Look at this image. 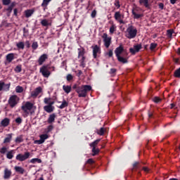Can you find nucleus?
Returning <instances> with one entry per match:
<instances>
[{
  "mask_svg": "<svg viewBox=\"0 0 180 180\" xmlns=\"http://www.w3.org/2000/svg\"><path fill=\"white\" fill-rule=\"evenodd\" d=\"M101 141V139H96V141H94V142L91 143L89 144L90 147H91L92 148H96V146H98V144H99V142Z\"/></svg>",
  "mask_w": 180,
  "mask_h": 180,
  "instance_id": "obj_31",
  "label": "nucleus"
},
{
  "mask_svg": "<svg viewBox=\"0 0 180 180\" xmlns=\"http://www.w3.org/2000/svg\"><path fill=\"white\" fill-rule=\"evenodd\" d=\"M14 169L17 174H20L21 175H23L25 174V169L20 166H15Z\"/></svg>",
  "mask_w": 180,
  "mask_h": 180,
  "instance_id": "obj_20",
  "label": "nucleus"
},
{
  "mask_svg": "<svg viewBox=\"0 0 180 180\" xmlns=\"http://www.w3.org/2000/svg\"><path fill=\"white\" fill-rule=\"evenodd\" d=\"M19 102V97L16 95L11 96L8 99V105L11 108H15Z\"/></svg>",
  "mask_w": 180,
  "mask_h": 180,
  "instance_id": "obj_7",
  "label": "nucleus"
},
{
  "mask_svg": "<svg viewBox=\"0 0 180 180\" xmlns=\"http://www.w3.org/2000/svg\"><path fill=\"white\" fill-rule=\"evenodd\" d=\"M15 123H17V124H22V122H23V120H22V117H18L15 119Z\"/></svg>",
  "mask_w": 180,
  "mask_h": 180,
  "instance_id": "obj_49",
  "label": "nucleus"
},
{
  "mask_svg": "<svg viewBox=\"0 0 180 180\" xmlns=\"http://www.w3.org/2000/svg\"><path fill=\"white\" fill-rule=\"evenodd\" d=\"M115 57L121 64H127L129 63V53L124 50L123 45H120L115 50Z\"/></svg>",
  "mask_w": 180,
  "mask_h": 180,
  "instance_id": "obj_1",
  "label": "nucleus"
},
{
  "mask_svg": "<svg viewBox=\"0 0 180 180\" xmlns=\"http://www.w3.org/2000/svg\"><path fill=\"white\" fill-rule=\"evenodd\" d=\"M50 65H44L39 69V72L44 78H49L50 75H51V72H50Z\"/></svg>",
  "mask_w": 180,
  "mask_h": 180,
  "instance_id": "obj_3",
  "label": "nucleus"
},
{
  "mask_svg": "<svg viewBox=\"0 0 180 180\" xmlns=\"http://www.w3.org/2000/svg\"><path fill=\"white\" fill-rule=\"evenodd\" d=\"M6 61H8V63H12V61L15 60V53H11L7 54L6 56Z\"/></svg>",
  "mask_w": 180,
  "mask_h": 180,
  "instance_id": "obj_22",
  "label": "nucleus"
},
{
  "mask_svg": "<svg viewBox=\"0 0 180 180\" xmlns=\"http://www.w3.org/2000/svg\"><path fill=\"white\" fill-rule=\"evenodd\" d=\"M43 91V89L41 86L37 87L34 91H32L31 96L32 98H37L40 94Z\"/></svg>",
  "mask_w": 180,
  "mask_h": 180,
  "instance_id": "obj_13",
  "label": "nucleus"
},
{
  "mask_svg": "<svg viewBox=\"0 0 180 180\" xmlns=\"http://www.w3.org/2000/svg\"><path fill=\"white\" fill-rule=\"evenodd\" d=\"M142 169H143V171H144V172H146L147 174H148V172H150V169H148V167H143Z\"/></svg>",
  "mask_w": 180,
  "mask_h": 180,
  "instance_id": "obj_60",
  "label": "nucleus"
},
{
  "mask_svg": "<svg viewBox=\"0 0 180 180\" xmlns=\"http://www.w3.org/2000/svg\"><path fill=\"white\" fill-rule=\"evenodd\" d=\"M11 89V83L5 84L3 81H0V92L4 91V92H8Z\"/></svg>",
  "mask_w": 180,
  "mask_h": 180,
  "instance_id": "obj_9",
  "label": "nucleus"
},
{
  "mask_svg": "<svg viewBox=\"0 0 180 180\" xmlns=\"http://www.w3.org/2000/svg\"><path fill=\"white\" fill-rule=\"evenodd\" d=\"M4 11L6 12H8V13H12V11H13V8L8 6V8H4Z\"/></svg>",
  "mask_w": 180,
  "mask_h": 180,
  "instance_id": "obj_54",
  "label": "nucleus"
},
{
  "mask_svg": "<svg viewBox=\"0 0 180 180\" xmlns=\"http://www.w3.org/2000/svg\"><path fill=\"white\" fill-rule=\"evenodd\" d=\"M85 60H86V57L83 56L79 60V67H82V68H85L86 67V63H85Z\"/></svg>",
  "mask_w": 180,
  "mask_h": 180,
  "instance_id": "obj_24",
  "label": "nucleus"
},
{
  "mask_svg": "<svg viewBox=\"0 0 180 180\" xmlns=\"http://www.w3.org/2000/svg\"><path fill=\"white\" fill-rule=\"evenodd\" d=\"M95 161L94 159L90 158L86 161V164H90V165H92V164H94Z\"/></svg>",
  "mask_w": 180,
  "mask_h": 180,
  "instance_id": "obj_57",
  "label": "nucleus"
},
{
  "mask_svg": "<svg viewBox=\"0 0 180 180\" xmlns=\"http://www.w3.org/2000/svg\"><path fill=\"white\" fill-rule=\"evenodd\" d=\"M50 2H51V0H43V2L41 4V6L42 8H44V11H46V9L47 8V6H48L49 4H50Z\"/></svg>",
  "mask_w": 180,
  "mask_h": 180,
  "instance_id": "obj_27",
  "label": "nucleus"
},
{
  "mask_svg": "<svg viewBox=\"0 0 180 180\" xmlns=\"http://www.w3.org/2000/svg\"><path fill=\"white\" fill-rule=\"evenodd\" d=\"M54 120H56V114L55 113L51 114L47 120L48 123L49 124H51V123H54Z\"/></svg>",
  "mask_w": 180,
  "mask_h": 180,
  "instance_id": "obj_25",
  "label": "nucleus"
},
{
  "mask_svg": "<svg viewBox=\"0 0 180 180\" xmlns=\"http://www.w3.org/2000/svg\"><path fill=\"white\" fill-rule=\"evenodd\" d=\"M33 109V103L30 101H27L25 105L21 106V110L25 113V115H29V112Z\"/></svg>",
  "mask_w": 180,
  "mask_h": 180,
  "instance_id": "obj_6",
  "label": "nucleus"
},
{
  "mask_svg": "<svg viewBox=\"0 0 180 180\" xmlns=\"http://www.w3.org/2000/svg\"><path fill=\"white\" fill-rule=\"evenodd\" d=\"M30 162H31V164H41V160L39 158H32L30 160Z\"/></svg>",
  "mask_w": 180,
  "mask_h": 180,
  "instance_id": "obj_33",
  "label": "nucleus"
},
{
  "mask_svg": "<svg viewBox=\"0 0 180 180\" xmlns=\"http://www.w3.org/2000/svg\"><path fill=\"white\" fill-rule=\"evenodd\" d=\"M24 13H25V18H29L32 17L33 13H34V9H27V10H25L24 11Z\"/></svg>",
  "mask_w": 180,
  "mask_h": 180,
  "instance_id": "obj_19",
  "label": "nucleus"
},
{
  "mask_svg": "<svg viewBox=\"0 0 180 180\" xmlns=\"http://www.w3.org/2000/svg\"><path fill=\"white\" fill-rule=\"evenodd\" d=\"M158 6L159 9H161V11H162V9H164V3H159Z\"/></svg>",
  "mask_w": 180,
  "mask_h": 180,
  "instance_id": "obj_61",
  "label": "nucleus"
},
{
  "mask_svg": "<svg viewBox=\"0 0 180 180\" xmlns=\"http://www.w3.org/2000/svg\"><path fill=\"white\" fill-rule=\"evenodd\" d=\"M127 39H134L136 36H137V29L134 28L133 25L129 26L127 29Z\"/></svg>",
  "mask_w": 180,
  "mask_h": 180,
  "instance_id": "obj_4",
  "label": "nucleus"
},
{
  "mask_svg": "<svg viewBox=\"0 0 180 180\" xmlns=\"http://www.w3.org/2000/svg\"><path fill=\"white\" fill-rule=\"evenodd\" d=\"M139 5L146 7L147 9H150V3L148 0H139Z\"/></svg>",
  "mask_w": 180,
  "mask_h": 180,
  "instance_id": "obj_21",
  "label": "nucleus"
},
{
  "mask_svg": "<svg viewBox=\"0 0 180 180\" xmlns=\"http://www.w3.org/2000/svg\"><path fill=\"white\" fill-rule=\"evenodd\" d=\"M117 72V70H116V68H111L110 70L109 74L112 76V77H115L116 75V72Z\"/></svg>",
  "mask_w": 180,
  "mask_h": 180,
  "instance_id": "obj_40",
  "label": "nucleus"
},
{
  "mask_svg": "<svg viewBox=\"0 0 180 180\" xmlns=\"http://www.w3.org/2000/svg\"><path fill=\"white\" fill-rule=\"evenodd\" d=\"M43 143H44V142H43L41 139L39 140H35L34 141V144H43Z\"/></svg>",
  "mask_w": 180,
  "mask_h": 180,
  "instance_id": "obj_58",
  "label": "nucleus"
},
{
  "mask_svg": "<svg viewBox=\"0 0 180 180\" xmlns=\"http://www.w3.org/2000/svg\"><path fill=\"white\" fill-rule=\"evenodd\" d=\"M49 139V135L47 134H41L40 136V139L44 143V141Z\"/></svg>",
  "mask_w": 180,
  "mask_h": 180,
  "instance_id": "obj_43",
  "label": "nucleus"
},
{
  "mask_svg": "<svg viewBox=\"0 0 180 180\" xmlns=\"http://www.w3.org/2000/svg\"><path fill=\"white\" fill-rule=\"evenodd\" d=\"M73 79H74V77L71 74H68L66 77V79L67 81H68V82H70V81H72Z\"/></svg>",
  "mask_w": 180,
  "mask_h": 180,
  "instance_id": "obj_50",
  "label": "nucleus"
},
{
  "mask_svg": "<svg viewBox=\"0 0 180 180\" xmlns=\"http://www.w3.org/2000/svg\"><path fill=\"white\" fill-rule=\"evenodd\" d=\"M15 92H17V94H22V92H23V87L17 86L15 88Z\"/></svg>",
  "mask_w": 180,
  "mask_h": 180,
  "instance_id": "obj_44",
  "label": "nucleus"
},
{
  "mask_svg": "<svg viewBox=\"0 0 180 180\" xmlns=\"http://www.w3.org/2000/svg\"><path fill=\"white\" fill-rule=\"evenodd\" d=\"M114 5L119 9V8H120V2L119 0H115Z\"/></svg>",
  "mask_w": 180,
  "mask_h": 180,
  "instance_id": "obj_56",
  "label": "nucleus"
},
{
  "mask_svg": "<svg viewBox=\"0 0 180 180\" xmlns=\"http://www.w3.org/2000/svg\"><path fill=\"white\" fill-rule=\"evenodd\" d=\"M29 158H30V152H25L24 154L19 153L15 157V160L20 161V162H23V161H26Z\"/></svg>",
  "mask_w": 180,
  "mask_h": 180,
  "instance_id": "obj_5",
  "label": "nucleus"
},
{
  "mask_svg": "<svg viewBox=\"0 0 180 180\" xmlns=\"http://www.w3.org/2000/svg\"><path fill=\"white\" fill-rule=\"evenodd\" d=\"M25 46L27 49H30V41H25Z\"/></svg>",
  "mask_w": 180,
  "mask_h": 180,
  "instance_id": "obj_62",
  "label": "nucleus"
},
{
  "mask_svg": "<svg viewBox=\"0 0 180 180\" xmlns=\"http://www.w3.org/2000/svg\"><path fill=\"white\" fill-rule=\"evenodd\" d=\"M54 129V127L53 125H49L46 129V133H50L53 129Z\"/></svg>",
  "mask_w": 180,
  "mask_h": 180,
  "instance_id": "obj_53",
  "label": "nucleus"
},
{
  "mask_svg": "<svg viewBox=\"0 0 180 180\" xmlns=\"http://www.w3.org/2000/svg\"><path fill=\"white\" fill-rule=\"evenodd\" d=\"M12 140V134H9L7 135V137L4 139V143H11V141Z\"/></svg>",
  "mask_w": 180,
  "mask_h": 180,
  "instance_id": "obj_34",
  "label": "nucleus"
},
{
  "mask_svg": "<svg viewBox=\"0 0 180 180\" xmlns=\"http://www.w3.org/2000/svg\"><path fill=\"white\" fill-rule=\"evenodd\" d=\"M102 38L103 39L105 47L106 49H109V47H110V44H112V37H108V34L104 33Z\"/></svg>",
  "mask_w": 180,
  "mask_h": 180,
  "instance_id": "obj_8",
  "label": "nucleus"
},
{
  "mask_svg": "<svg viewBox=\"0 0 180 180\" xmlns=\"http://www.w3.org/2000/svg\"><path fill=\"white\" fill-rule=\"evenodd\" d=\"M140 8L135 7L132 9V15H134V19H140V18H143V14H139L137 12H139V10Z\"/></svg>",
  "mask_w": 180,
  "mask_h": 180,
  "instance_id": "obj_14",
  "label": "nucleus"
},
{
  "mask_svg": "<svg viewBox=\"0 0 180 180\" xmlns=\"http://www.w3.org/2000/svg\"><path fill=\"white\" fill-rule=\"evenodd\" d=\"M23 141V139H22V137L20 136H18L15 139V143H22Z\"/></svg>",
  "mask_w": 180,
  "mask_h": 180,
  "instance_id": "obj_55",
  "label": "nucleus"
},
{
  "mask_svg": "<svg viewBox=\"0 0 180 180\" xmlns=\"http://www.w3.org/2000/svg\"><path fill=\"white\" fill-rule=\"evenodd\" d=\"M51 101V98H45L44 99V102L46 105H49V106H53L54 101Z\"/></svg>",
  "mask_w": 180,
  "mask_h": 180,
  "instance_id": "obj_29",
  "label": "nucleus"
},
{
  "mask_svg": "<svg viewBox=\"0 0 180 180\" xmlns=\"http://www.w3.org/2000/svg\"><path fill=\"white\" fill-rule=\"evenodd\" d=\"M114 18L115 20H120V19H122V14H120V11L115 12Z\"/></svg>",
  "mask_w": 180,
  "mask_h": 180,
  "instance_id": "obj_35",
  "label": "nucleus"
},
{
  "mask_svg": "<svg viewBox=\"0 0 180 180\" xmlns=\"http://www.w3.org/2000/svg\"><path fill=\"white\" fill-rule=\"evenodd\" d=\"M174 33V30H167V36L171 39L172 37V34Z\"/></svg>",
  "mask_w": 180,
  "mask_h": 180,
  "instance_id": "obj_52",
  "label": "nucleus"
},
{
  "mask_svg": "<svg viewBox=\"0 0 180 180\" xmlns=\"http://www.w3.org/2000/svg\"><path fill=\"white\" fill-rule=\"evenodd\" d=\"M141 49H142L141 44H139L134 45V48H130L129 52L132 54V56H134L136 53H139V51H140Z\"/></svg>",
  "mask_w": 180,
  "mask_h": 180,
  "instance_id": "obj_10",
  "label": "nucleus"
},
{
  "mask_svg": "<svg viewBox=\"0 0 180 180\" xmlns=\"http://www.w3.org/2000/svg\"><path fill=\"white\" fill-rule=\"evenodd\" d=\"M71 86H63V89L65 92V94H70V92H71Z\"/></svg>",
  "mask_w": 180,
  "mask_h": 180,
  "instance_id": "obj_32",
  "label": "nucleus"
},
{
  "mask_svg": "<svg viewBox=\"0 0 180 180\" xmlns=\"http://www.w3.org/2000/svg\"><path fill=\"white\" fill-rule=\"evenodd\" d=\"M162 101V99H161V98L158 97V96H155L153 98V101L155 103H160V102H161Z\"/></svg>",
  "mask_w": 180,
  "mask_h": 180,
  "instance_id": "obj_45",
  "label": "nucleus"
},
{
  "mask_svg": "<svg viewBox=\"0 0 180 180\" xmlns=\"http://www.w3.org/2000/svg\"><path fill=\"white\" fill-rule=\"evenodd\" d=\"M38 47H39V44L37 43V41H34L32 43V49L33 50H37Z\"/></svg>",
  "mask_w": 180,
  "mask_h": 180,
  "instance_id": "obj_47",
  "label": "nucleus"
},
{
  "mask_svg": "<svg viewBox=\"0 0 180 180\" xmlns=\"http://www.w3.org/2000/svg\"><path fill=\"white\" fill-rule=\"evenodd\" d=\"M9 6L11 7L13 9V8H15V6H16V2L13 1L12 3H11Z\"/></svg>",
  "mask_w": 180,
  "mask_h": 180,
  "instance_id": "obj_63",
  "label": "nucleus"
},
{
  "mask_svg": "<svg viewBox=\"0 0 180 180\" xmlns=\"http://www.w3.org/2000/svg\"><path fill=\"white\" fill-rule=\"evenodd\" d=\"M14 154H15L14 150H11L8 151L6 153V158H8V160H12V158H13V157H14Z\"/></svg>",
  "mask_w": 180,
  "mask_h": 180,
  "instance_id": "obj_26",
  "label": "nucleus"
},
{
  "mask_svg": "<svg viewBox=\"0 0 180 180\" xmlns=\"http://www.w3.org/2000/svg\"><path fill=\"white\" fill-rule=\"evenodd\" d=\"M41 25L42 26H44L45 27H47V26H50V23L49 22V21L46 19H44L41 21Z\"/></svg>",
  "mask_w": 180,
  "mask_h": 180,
  "instance_id": "obj_38",
  "label": "nucleus"
},
{
  "mask_svg": "<svg viewBox=\"0 0 180 180\" xmlns=\"http://www.w3.org/2000/svg\"><path fill=\"white\" fill-rule=\"evenodd\" d=\"M10 123H11V120L8 117H6L1 122V127H8Z\"/></svg>",
  "mask_w": 180,
  "mask_h": 180,
  "instance_id": "obj_17",
  "label": "nucleus"
},
{
  "mask_svg": "<svg viewBox=\"0 0 180 180\" xmlns=\"http://www.w3.org/2000/svg\"><path fill=\"white\" fill-rule=\"evenodd\" d=\"M16 47L18 50H24L25 49V42L20 41L16 44Z\"/></svg>",
  "mask_w": 180,
  "mask_h": 180,
  "instance_id": "obj_28",
  "label": "nucleus"
},
{
  "mask_svg": "<svg viewBox=\"0 0 180 180\" xmlns=\"http://www.w3.org/2000/svg\"><path fill=\"white\" fill-rule=\"evenodd\" d=\"M91 152L93 153V157H95V155H98L101 153V150L98 148H92Z\"/></svg>",
  "mask_w": 180,
  "mask_h": 180,
  "instance_id": "obj_30",
  "label": "nucleus"
},
{
  "mask_svg": "<svg viewBox=\"0 0 180 180\" xmlns=\"http://www.w3.org/2000/svg\"><path fill=\"white\" fill-rule=\"evenodd\" d=\"M12 176V171L8 168L4 169V179H9Z\"/></svg>",
  "mask_w": 180,
  "mask_h": 180,
  "instance_id": "obj_15",
  "label": "nucleus"
},
{
  "mask_svg": "<svg viewBox=\"0 0 180 180\" xmlns=\"http://www.w3.org/2000/svg\"><path fill=\"white\" fill-rule=\"evenodd\" d=\"M78 51V58L85 57V49L84 47H80L77 49Z\"/></svg>",
  "mask_w": 180,
  "mask_h": 180,
  "instance_id": "obj_18",
  "label": "nucleus"
},
{
  "mask_svg": "<svg viewBox=\"0 0 180 180\" xmlns=\"http://www.w3.org/2000/svg\"><path fill=\"white\" fill-rule=\"evenodd\" d=\"M105 56H108L109 58H112V57H113V49H110L108 52L105 53Z\"/></svg>",
  "mask_w": 180,
  "mask_h": 180,
  "instance_id": "obj_46",
  "label": "nucleus"
},
{
  "mask_svg": "<svg viewBox=\"0 0 180 180\" xmlns=\"http://www.w3.org/2000/svg\"><path fill=\"white\" fill-rule=\"evenodd\" d=\"M91 18H96V10H94V11L91 12Z\"/></svg>",
  "mask_w": 180,
  "mask_h": 180,
  "instance_id": "obj_59",
  "label": "nucleus"
},
{
  "mask_svg": "<svg viewBox=\"0 0 180 180\" xmlns=\"http://www.w3.org/2000/svg\"><path fill=\"white\" fill-rule=\"evenodd\" d=\"M115 32H116V25L115 24H112L110 27V34H113Z\"/></svg>",
  "mask_w": 180,
  "mask_h": 180,
  "instance_id": "obj_39",
  "label": "nucleus"
},
{
  "mask_svg": "<svg viewBox=\"0 0 180 180\" xmlns=\"http://www.w3.org/2000/svg\"><path fill=\"white\" fill-rule=\"evenodd\" d=\"M96 133L98 136H103V134H105V128L101 127L100 129H97Z\"/></svg>",
  "mask_w": 180,
  "mask_h": 180,
  "instance_id": "obj_37",
  "label": "nucleus"
},
{
  "mask_svg": "<svg viewBox=\"0 0 180 180\" xmlns=\"http://www.w3.org/2000/svg\"><path fill=\"white\" fill-rule=\"evenodd\" d=\"M133 167L131 169V172L134 171H137V169H141V163L140 162H134L132 165Z\"/></svg>",
  "mask_w": 180,
  "mask_h": 180,
  "instance_id": "obj_16",
  "label": "nucleus"
},
{
  "mask_svg": "<svg viewBox=\"0 0 180 180\" xmlns=\"http://www.w3.org/2000/svg\"><path fill=\"white\" fill-rule=\"evenodd\" d=\"M158 46V44H157L156 43H151L150 46V51H154V50H155V49H157Z\"/></svg>",
  "mask_w": 180,
  "mask_h": 180,
  "instance_id": "obj_42",
  "label": "nucleus"
},
{
  "mask_svg": "<svg viewBox=\"0 0 180 180\" xmlns=\"http://www.w3.org/2000/svg\"><path fill=\"white\" fill-rule=\"evenodd\" d=\"M49 60V55L46 53H44L41 55L38 59V64L39 65H43L44 63H46V60Z\"/></svg>",
  "mask_w": 180,
  "mask_h": 180,
  "instance_id": "obj_11",
  "label": "nucleus"
},
{
  "mask_svg": "<svg viewBox=\"0 0 180 180\" xmlns=\"http://www.w3.org/2000/svg\"><path fill=\"white\" fill-rule=\"evenodd\" d=\"M15 72H22V65H17L14 69Z\"/></svg>",
  "mask_w": 180,
  "mask_h": 180,
  "instance_id": "obj_41",
  "label": "nucleus"
},
{
  "mask_svg": "<svg viewBox=\"0 0 180 180\" xmlns=\"http://www.w3.org/2000/svg\"><path fill=\"white\" fill-rule=\"evenodd\" d=\"M11 0H2V4L4 6H8V5H11Z\"/></svg>",
  "mask_w": 180,
  "mask_h": 180,
  "instance_id": "obj_48",
  "label": "nucleus"
},
{
  "mask_svg": "<svg viewBox=\"0 0 180 180\" xmlns=\"http://www.w3.org/2000/svg\"><path fill=\"white\" fill-rule=\"evenodd\" d=\"M93 49V57L94 58H98V54H101V47L98 45L92 46Z\"/></svg>",
  "mask_w": 180,
  "mask_h": 180,
  "instance_id": "obj_12",
  "label": "nucleus"
},
{
  "mask_svg": "<svg viewBox=\"0 0 180 180\" xmlns=\"http://www.w3.org/2000/svg\"><path fill=\"white\" fill-rule=\"evenodd\" d=\"M72 89L75 90L77 94H78L79 98H86L88 92L92 91V86H91V85L79 86L78 84H75L73 85Z\"/></svg>",
  "mask_w": 180,
  "mask_h": 180,
  "instance_id": "obj_2",
  "label": "nucleus"
},
{
  "mask_svg": "<svg viewBox=\"0 0 180 180\" xmlns=\"http://www.w3.org/2000/svg\"><path fill=\"white\" fill-rule=\"evenodd\" d=\"M8 151V148L6 147H2L1 149H0V153L1 154H5L6 152Z\"/></svg>",
  "mask_w": 180,
  "mask_h": 180,
  "instance_id": "obj_51",
  "label": "nucleus"
},
{
  "mask_svg": "<svg viewBox=\"0 0 180 180\" xmlns=\"http://www.w3.org/2000/svg\"><path fill=\"white\" fill-rule=\"evenodd\" d=\"M44 110H45V112H47V113H51V112L54 111V106H51V105H45L44 107Z\"/></svg>",
  "mask_w": 180,
  "mask_h": 180,
  "instance_id": "obj_23",
  "label": "nucleus"
},
{
  "mask_svg": "<svg viewBox=\"0 0 180 180\" xmlns=\"http://www.w3.org/2000/svg\"><path fill=\"white\" fill-rule=\"evenodd\" d=\"M13 12L14 16H18V8H14Z\"/></svg>",
  "mask_w": 180,
  "mask_h": 180,
  "instance_id": "obj_64",
  "label": "nucleus"
},
{
  "mask_svg": "<svg viewBox=\"0 0 180 180\" xmlns=\"http://www.w3.org/2000/svg\"><path fill=\"white\" fill-rule=\"evenodd\" d=\"M68 106V102H67L65 100H63L61 105L59 106V109H64Z\"/></svg>",
  "mask_w": 180,
  "mask_h": 180,
  "instance_id": "obj_36",
  "label": "nucleus"
}]
</instances>
